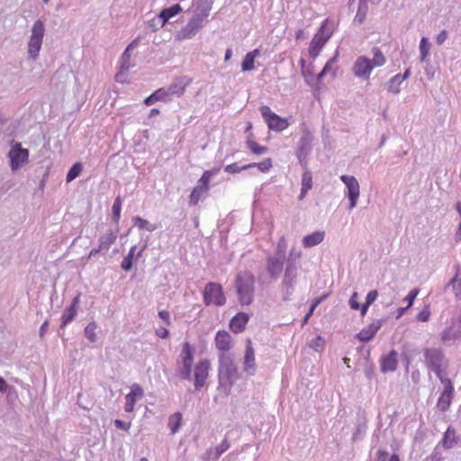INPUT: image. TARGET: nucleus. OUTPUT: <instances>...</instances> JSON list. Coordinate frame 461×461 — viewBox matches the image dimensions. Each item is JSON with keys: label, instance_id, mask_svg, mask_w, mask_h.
I'll list each match as a JSON object with an SVG mask.
<instances>
[{"label": "nucleus", "instance_id": "1", "mask_svg": "<svg viewBox=\"0 0 461 461\" xmlns=\"http://www.w3.org/2000/svg\"><path fill=\"white\" fill-rule=\"evenodd\" d=\"M210 8L207 6H196L187 23L176 32V38L178 41L194 38L207 23Z\"/></svg>", "mask_w": 461, "mask_h": 461}, {"label": "nucleus", "instance_id": "2", "mask_svg": "<svg viewBox=\"0 0 461 461\" xmlns=\"http://www.w3.org/2000/svg\"><path fill=\"white\" fill-rule=\"evenodd\" d=\"M373 59L359 56L353 64L352 71L355 77L363 80H368L373 69L385 64L386 59L380 49L373 48Z\"/></svg>", "mask_w": 461, "mask_h": 461}, {"label": "nucleus", "instance_id": "3", "mask_svg": "<svg viewBox=\"0 0 461 461\" xmlns=\"http://www.w3.org/2000/svg\"><path fill=\"white\" fill-rule=\"evenodd\" d=\"M333 32V22L329 18L325 19L309 44L308 52L312 59H315L319 56L321 50L331 38Z\"/></svg>", "mask_w": 461, "mask_h": 461}, {"label": "nucleus", "instance_id": "4", "mask_svg": "<svg viewBox=\"0 0 461 461\" xmlns=\"http://www.w3.org/2000/svg\"><path fill=\"white\" fill-rule=\"evenodd\" d=\"M254 276L248 271L240 272L235 279V287L241 305H250L254 299Z\"/></svg>", "mask_w": 461, "mask_h": 461}, {"label": "nucleus", "instance_id": "5", "mask_svg": "<svg viewBox=\"0 0 461 461\" xmlns=\"http://www.w3.org/2000/svg\"><path fill=\"white\" fill-rule=\"evenodd\" d=\"M425 364L432 370L439 380L446 379L444 375L447 367V360L440 348H430L423 350Z\"/></svg>", "mask_w": 461, "mask_h": 461}, {"label": "nucleus", "instance_id": "6", "mask_svg": "<svg viewBox=\"0 0 461 461\" xmlns=\"http://www.w3.org/2000/svg\"><path fill=\"white\" fill-rule=\"evenodd\" d=\"M218 376L220 385L224 387L226 393L229 394L238 378V368L231 357L219 359Z\"/></svg>", "mask_w": 461, "mask_h": 461}, {"label": "nucleus", "instance_id": "7", "mask_svg": "<svg viewBox=\"0 0 461 461\" xmlns=\"http://www.w3.org/2000/svg\"><path fill=\"white\" fill-rule=\"evenodd\" d=\"M194 363V348L190 342L182 344V349L177 360L180 375L187 380L192 379V366Z\"/></svg>", "mask_w": 461, "mask_h": 461}, {"label": "nucleus", "instance_id": "8", "mask_svg": "<svg viewBox=\"0 0 461 461\" xmlns=\"http://www.w3.org/2000/svg\"><path fill=\"white\" fill-rule=\"evenodd\" d=\"M203 303L205 305L223 306L226 303V297L221 284L215 282L208 283L203 292Z\"/></svg>", "mask_w": 461, "mask_h": 461}, {"label": "nucleus", "instance_id": "9", "mask_svg": "<svg viewBox=\"0 0 461 461\" xmlns=\"http://www.w3.org/2000/svg\"><path fill=\"white\" fill-rule=\"evenodd\" d=\"M44 24L41 21H36L32 26V35L30 37L29 44H28V53L29 55L36 59L43 40L44 36Z\"/></svg>", "mask_w": 461, "mask_h": 461}, {"label": "nucleus", "instance_id": "10", "mask_svg": "<svg viewBox=\"0 0 461 461\" xmlns=\"http://www.w3.org/2000/svg\"><path fill=\"white\" fill-rule=\"evenodd\" d=\"M211 370V362L207 358L199 359L192 369V377L196 390L204 386Z\"/></svg>", "mask_w": 461, "mask_h": 461}, {"label": "nucleus", "instance_id": "11", "mask_svg": "<svg viewBox=\"0 0 461 461\" xmlns=\"http://www.w3.org/2000/svg\"><path fill=\"white\" fill-rule=\"evenodd\" d=\"M260 113L268 128L272 131H282L289 126L286 119L282 118L278 114L273 113L270 107L267 105L260 107Z\"/></svg>", "mask_w": 461, "mask_h": 461}, {"label": "nucleus", "instance_id": "12", "mask_svg": "<svg viewBox=\"0 0 461 461\" xmlns=\"http://www.w3.org/2000/svg\"><path fill=\"white\" fill-rule=\"evenodd\" d=\"M214 344L219 352V359L230 357L229 352L233 347V339L228 331L218 330L215 334Z\"/></svg>", "mask_w": 461, "mask_h": 461}, {"label": "nucleus", "instance_id": "13", "mask_svg": "<svg viewBox=\"0 0 461 461\" xmlns=\"http://www.w3.org/2000/svg\"><path fill=\"white\" fill-rule=\"evenodd\" d=\"M8 158L12 170L15 171L28 162L29 150L22 148L21 143L15 142L8 153Z\"/></svg>", "mask_w": 461, "mask_h": 461}, {"label": "nucleus", "instance_id": "14", "mask_svg": "<svg viewBox=\"0 0 461 461\" xmlns=\"http://www.w3.org/2000/svg\"><path fill=\"white\" fill-rule=\"evenodd\" d=\"M440 382L444 385V389L438 399L437 408L441 412H445L451 405L454 396V386L449 378L442 379Z\"/></svg>", "mask_w": 461, "mask_h": 461}, {"label": "nucleus", "instance_id": "15", "mask_svg": "<svg viewBox=\"0 0 461 461\" xmlns=\"http://www.w3.org/2000/svg\"><path fill=\"white\" fill-rule=\"evenodd\" d=\"M340 179L348 188L349 209H353L356 206L360 194L359 184L356 177L353 176L342 175Z\"/></svg>", "mask_w": 461, "mask_h": 461}, {"label": "nucleus", "instance_id": "16", "mask_svg": "<svg viewBox=\"0 0 461 461\" xmlns=\"http://www.w3.org/2000/svg\"><path fill=\"white\" fill-rule=\"evenodd\" d=\"M193 82V78L184 76L175 77L170 86L167 87L168 94L171 96L176 95L181 97L185 95L186 87Z\"/></svg>", "mask_w": 461, "mask_h": 461}, {"label": "nucleus", "instance_id": "17", "mask_svg": "<svg viewBox=\"0 0 461 461\" xmlns=\"http://www.w3.org/2000/svg\"><path fill=\"white\" fill-rule=\"evenodd\" d=\"M144 396L142 387L138 384H133L131 386V391L125 396L124 411L126 412H133L136 402Z\"/></svg>", "mask_w": 461, "mask_h": 461}, {"label": "nucleus", "instance_id": "18", "mask_svg": "<svg viewBox=\"0 0 461 461\" xmlns=\"http://www.w3.org/2000/svg\"><path fill=\"white\" fill-rule=\"evenodd\" d=\"M243 368H244V371L249 375H254L256 373L255 350L253 348L252 341L250 339H246V348H245L244 360H243Z\"/></svg>", "mask_w": 461, "mask_h": 461}, {"label": "nucleus", "instance_id": "19", "mask_svg": "<svg viewBox=\"0 0 461 461\" xmlns=\"http://www.w3.org/2000/svg\"><path fill=\"white\" fill-rule=\"evenodd\" d=\"M117 239V235L113 230H109L99 239V244L96 249H93L89 252V258L95 256L101 251L108 250L111 245H113Z\"/></svg>", "mask_w": 461, "mask_h": 461}, {"label": "nucleus", "instance_id": "20", "mask_svg": "<svg viewBox=\"0 0 461 461\" xmlns=\"http://www.w3.org/2000/svg\"><path fill=\"white\" fill-rule=\"evenodd\" d=\"M249 321V314L245 312H239L230 321V330L235 334L241 333L245 330Z\"/></svg>", "mask_w": 461, "mask_h": 461}, {"label": "nucleus", "instance_id": "21", "mask_svg": "<svg viewBox=\"0 0 461 461\" xmlns=\"http://www.w3.org/2000/svg\"><path fill=\"white\" fill-rule=\"evenodd\" d=\"M139 44V41L138 40H133L129 45L128 47L126 48V50H124V52L122 53V63H121V68H120V72L116 75L115 78L117 81H120V77L122 76V72H126L130 69V68L132 66V64L131 63V53L130 51L131 50H133L134 48H136Z\"/></svg>", "mask_w": 461, "mask_h": 461}, {"label": "nucleus", "instance_id": "22", "mask_svg": "<svg viewBox=\"0 0 461 461\" xmlns=\"http://www.w3.org/2000/svg\"><path fill=\"white\" fill-rule=\"evenodd\" d=\"M182 12V7L179 4H176L170 7L164 8L158 14L157 19L160 24V27H164L166 23L173 17Z\"/></svg>", "mask_w": 461, "mask_h": 461}, {"label": "nucleus", "instance_id": "23", "mask_svg": "<svg viewBox=\"0 0 461 461\" xmlns=\"http://www.w3.org/2000/svg\"><path fill=\"white\" fill-rule=\"evenodd\" d=\"M381 328V321H376L361 330L357 337L360 341L366 342L372 339Z\"/></svg>", "mask_w": 461, "mask_h": 461}, {"label": "nucleus", "instance_id": "24", "mask_svg": "<svg viewBox=\"0 0 461 461\" xmlns=\"http://www.w3.org/2000/svg\"><path fill=\"white\" fill-rule=\"evenodd\" d=\"M398 360H397V352L395 350H392L388 355L384 356L381 360V370L382 372H390L394 371L397 368Z\"/></svg>", "mask_w": 461, "mask_h": 461}, {"label": "nucleus", "instance_id": "25", "mask_svg": "<svg viewBox=\"0 0 461 461\" xmlns=\"http://www.w3.org/2000/svg\"><path fill=\"white\" fill-rule=\"evenodd\" d=\"M410 70L407 69L404 74H397L393 77L387 84V91L392 94H399L401 91V84L409 77Z\"/></svg>", "mask_w": 461, "mask_h": 461}, {"label": "nucleus", "instance_id": "26", "mask_svg": "<svg viewBox=\"0 0 461 461\" xmlns=\"http://www.w3.org/2000/svg\"><path fill=\"white\" fill-rule=\"evenodd\" d=\"M324 237H325V232L322 230H318V231L312 232L309 235H306L303 239V240H302L303 246L304 248H311V247L319 245L320 243H321L323 241Z\"/></svg>", "mask_w": 461, "mask_h": 461}, {"label": "nucleus", "instance_id": "27", "mask_svg": "<svg viewBox=\"0 0 461 461\" xmlns=\"http://www.w3.org/2000/svg\"><path fill=\"white\" fill-rule=\"evenodd\" d=\"M259 50L255 49L252 51L247 53L243 59V61L241 63V70L243 72L245 71H251L255 68V60L258 56H259Z\"/></svg>", "mask_w": 461, "mask_h": 461}, {"label": "nucleus", "instance_id": "28", "mask_svg": "<svg viewBox=\"0 0 461 461\" xmlns=\"http://www.w3.org/2000/svg\"><path fill=\"white\" fill-rule=\"evenodd\" d=\"M247 148L255 155H263L267 152L268 149L266 146L260 145L255 140L252 134H250L246 140Z\"/></svg>", "mask_w": 461, "mask_h": 461}, {"label": "nucleus", "instance_id": "29", "mask_svg": "<svg viewBox=\"0 0 461 461\" xmlns=\"http://www.w3.org/2000/svg\"><path fill=\"white\" fill-rule=\"evenodd\" d=\"M207 193L208 191L203 187L200 186L199 185H195L189 195V204L191 206L197 205L201 198Z\"/></svg>", "mask_w": 461, "mask_h": 461}, {"label": "nucleus", "instance_id": "30", "mask_svg": "<svg viewBox=\"0 0 461 461\" xmlns=\"http://www.w3.org/2000/svg\"><path fill=\"white\" fill-rule=\"evenodd\" d=\"M282 268L283 261L280 258H269L267 259V270L272 276L281 272Z\"/></svg>", "mask_w": 461, "mask_h": 461}, {"label": "nucleus", "instance_id": "31", "mask_svg": "<svg viewBox=\"0 0 461 461\" xmlns=\"http://www.w3.org/2000/svg\"><path fill=\"white\" fill-rule=\"evenodd\" d=\"M312 187V178L310 172H304L302 177L300 199H303L307 192Z\"/></svg>", "mask_w": 461, "mask_h": 461}, {"label": "nucleus", "instance_id": "32", "mask_svg": "<svg viewBox=\"0 0 461 461\" xmlns=\"http://www.w3.org/2000/svg\"><path fill=\"white\" fill-rule=\"evenodd\" d=\"M182 414L180 412H175L168 418V427L172 434L177 432L182 424Z\"/></svg>", "mask_w": 461, "mask_h": 461}, {"label": "nucleus", "instance_id": "33", "mask_svg": "<svg viewBox=\"0 0 461 461\" xmlns=\"http://www.w3.org/2000/svg\"><path fill=\"white\" fill-rule=\"evenodd\" d=\"M219 170L218 169H212V170H205L201 177L198 180V184L200 186L203 187L207 191L210 189V181L213 175H215Z\"/></svg>", "mask_w": 461, "mask_h": 461}, {"label": "nucleus", "instance_id": "34", "mask_svg": "<svg viewBox=\"0 0 461 461\" xmlns=\"http://www.w3.org/2000/svg\"><path fill=\"white\" fill-rule=\"evenodd\" d=\"M249 165H253L252 167H257L262 173H267L272 168L273 161L272 158H267L259 163H250Z\"/></svg>", "mask_w": 461, "mask_h": 461}, {"label": "nucleus", "instance_id": "35", "mask_svg": "<svg viewBox=\"0 0 461 461\" xmlns=\"http://www.w3.org/2000/svg\"><path fill=\"white\" fill-rule=\"evenodd\" d=\"M83 166L80 162L75 163L67 174V181L71 182L77 178L82 172Z\"/></svg>", "mask_w": 461, "mask_h": 461}, {"label": "nucleus", "instance_id": "36", "mask_svg": "<svg viewBox=\"0 0 461 461\" xmlns=\"http://www.w3.org/2000/svg\"><path fill=\"white\" fill-rule=\"evenodd\" d=\"M122 203V198L118 196L112 207L113 220L115 223H118L121 218Z\"/></svg>", "mask_w": 461, "mask_h": 461}, {"label": "nucleus", "instance_id": "37", "mask_svg": "<svg viewBox=\"0 0 461 461\" xmlns=\"http://www.w3.org/2000/svg\"><path fill=\"white\" fill-rule=\"evenodd\" d=\"M132 221L134 226L138 227L140 230H148L149 231H153L155 230V227L151 226L147 220L140 216L134 217Z\"/></svg>", "mask_w": 461, "mask_h": 461}, {"label": "nucleus", "instance_id": "38", "mask_svg": "<svg viewBox=\"0 0 461 461\" xmlns=\"http://www.w3.org/2000/svg\"><path fill=\"white\" fill-rule=\"evenodd\" d=\"M77 313V310L69 306L62 315V326L64 327L72 321L75 319Z\"/></svg>", "mask_w": 461, "mask_h": 461}, {"label": "nucleus", "instance_id": "39", "mask_svg": "<svg viewBox=\"0 0 461 461\" xmlns=\"http://www.w3.org/2000/svg\"><path fill=\"white\" fill-rule=\"evenodd\" d=\"M96 323L95 321L90 322L86 328H85V335L87 338V339L91 342H95L96 340Z\"/></svg>", "mask_w": 461, "mask_h": 461}, {"label": "nucleus", "instance_id": "40", "mask_svg": "<svg viewBox=\"0 0 461 461\" xmlns=\"http://www.w3.org/2000/svg\"><path fill=\"white\" fill-rule=\"evenodd\" d=\"M430 44L427 38L423 37L420 40V59L423 61L427 59L429 54Z\"/></svg>", "mask_w": 461, "mask_h": 461}, {"label": "nucleus", "instance_id": "41", "mask_svg": "<svg viewBox=\"0 0 461 461\" xmlns=\"http://www.w3.org/2000/svg\"><path fill=\"white\" fill-rule=\"evenodd\" d=\"M450 285H452L453 291L458 299H461V276L456 274L451 280Z\"/></svg>", "mask_w": 461, "mask_h": 461}, {"label": "nucleus", "instance_id": "42", "mask_svg": "<svg viewBox=\"0 0 461 461\" xmlns=\"http://www.w3.org/2000/svg\"><path fill=\"white\" fill-rule=\"evenodd\" d=\"M253 165H244L242 167H240L237 163H232V164H230V165H227L224 168V170L228 173H230V174H236V173H240V171L242 170H246V169H249V168H251Z\"/></svg>", "mask_w": 461, "mask_h": 461}, {"label": "nucleus", "instance_id": "43", "mask_svg": "<svg viewBox=\"0 0 461 461\" xmlns=\"http://www.w3.org/2000/svg\"><path fill=\"white\" fill-rule=\"evenodd\" d=\"M430 314L429 305H425L417 314V320L419 321L426 322L429 320Z\"/></svg>", "mask_w": 461, "mask_h": 461}, {"label": "nucleus", "instance_id": "44", "mask_svg": "<svg viewBox=\"0 0 461 461\" xmlns=\"http://www.w3.org/2000/svg\"><path fill=\"white\" fill-rule=\"evenodd\" d=\"M325 340L321 336H317L312 340L310 347L316 351H321L324 348Z\"/></svg>", "mask_w": 461, "mask_h": 461}, {"label": "nucleus", "instance_id": "45", "mask_svg": "<svg viewBox=\"0 0 461 461\" xmlns=\"http://www.w3.org/2000/svg\"><path fill=\"white\" fill-rule=\"evenodd\" d=\"M336 61V57L332 58L331 59H330L324 66V68H322V70L318 74V77H317V80L318 81H321L323 77L325 75H327L331 69H332V65L333 63Z\"/></svg>", "mask_w": 461, "mask_h": 461}, {"label": "nucleus", "instance_id": "46", "mask_svg": "<svg viewBox=\"0 0 461 461\" xmlns=\"http://www.w3.org/2000/svg\"><path fill=\"white\" fill-rule=\"evenodd\" d=\"M153 94L155 95V96H157L158 102L167 101L170 98L167 88H158Z\"/></svg>", "mask_w": 461, "mask_h": 461}, {"label": "nucleus", "instance_id": "47", "mask_svg": "<svg viewBox=\"0 0 461 461\" xmlns=\"http://www.w3.org/2000/svg\"><path fill=\"white\" fill-rule=\"evenodd\" d=\"M419 293H420V290L418 288H414L411 291H410L408 295L403 299L405 302H407L406 308H411L412 306L413 302L416 299V297L418 296Z\"/></svg>", "mask_w": 461, "mask_h": 461}, {"label": "nucleus", "instance_id": "48", "mask_svg": "<svg viewBox=\"0 0 461 461\" xmlns=\"http://www.w3.org/2000/svg\"><path fill=\"white\" fill-rule=\"evenodd\" d=\"M296 276V267L294 265L287 266L285 269V281H288L290 284L293 279Z\"/></svg>", "mask_w": 461, "mask_h": 461}, {"label": "nucleus", "instance_id": "49", "mask_svg": "<svg viewBox=\"0 0 461 461\" xmlns=\"http://www.w3.org/2000/svg\"><path fill=\"white\" fill-rule=\"evenodd\" d=\"M230 447V443L227 439H224L217 447H216V457H219L222 453L228 450Z\"/></svg>", "mask_w": 461, "mask_h": 461}, {"label": "nucleus", "instance_id": "50", "mask_svg": "<svg viewBox=\"0 0 461 461\" xmlns=\"http://www.w3.org/2000/svg\"><path fill=\"white\" fill-rule=\"evenodd\" d=\"M349 305L353 310H358L360 308V304L358 303V294L357 292L351 295L349 299Z\"/></svg>", "mask_w": 461, "mask_h": 461}, {"label": "nucleus", "instance_id": "51", "mask_svg": "<svg viewBox=\"0 0 461 461\" xmlns=\"http://www.w3.org/2000/svg\"><path fill=\"white\" fill-rule=\"evenodd\" d=\"M132 260L133 259H131L130 257L126 256L122 261V264H121L122 268L124 271H130L132 267Z\"/></svg>", "mask_w": 461, "mask_h": 461}, {"label": "nucleus", "instance_id": "52", "mask_svg": "<svg viewBox=\"0 0 461 461\" xmlns=\"http://www.w3.org/2000/svg\"><path fill=\"white\" fill-rule=\"evenodd\" d=\"M114 425L116 426L117 429L128 431L130 429L131 426V422H125V421H122L121 420H114Z\"/></svg>", "mask_w": 461, "mask_h": 461}, {"label": "nucleus", "instance_id": "53", "mask_svg": "<svg viewBox=\"0 0 461 461\" xmlns=\"http://www.w3.org/2000/svg\"><path fill=\"white\" fill-rule=\"evenodd\" d=\"M377 296L378 292L376 290L370 291L366 297V303H367V305H370L377 299Z\"/></svg>", "mask_w": 461, "mask_h": 461}, {"label": "nucleus", "instance_id": "54", "mask_svg": "<svg viewBox=\"0 0 461 461\" xmlns=\"http://www.w3.org/2000/svg\"><path fill=\"white\" fill-rule=\"evenodd\" d=\"M155 334L160 339H166L169 335V331L167 328L159 327L155 330Z\"/></svg>", "mask_w": 461, "mask_h": 461}, {"label": "nucleus", "instance_id": "55", "mask_svg": "<svg viewBox=\"0 0 461 461\" xmlns=\"http://www.w3.org/2000/svg\"><path fill=\"white\" fill-rule=\"evenodd\" d=\"M158 316L160 319H162L167 325H170V314L167 311L162 310L158 312Z\"/></svg>", "mask_w": 461, "mask_h": 461}, {"label": "nucleus", "instance_id": "56", "mask_svg": "<svg viewBox=\"0 0 461 461\" xmlns=\"http://www.w3.org/2000/svg\"><path fill=\"white\" fill-rule=\"evenodd\" d=\"M388 453L384 450H378L376 452V460L375 461H387Z\"/></svg>", "mask_w": 461, "mask_h": 461}, {"label": "nucleus", "instance_id": "57", "mask_svg": "<svg viewBox=\"0 0 461 461\" xmlns=\"http://www.w3.org/2000/svg\"><path fill=\"white\" fill-rule=\"evenodd\" d=\"M447 32L444 30L437 36L436 41L438 45H441L447 40Z\"/></svg>", "mask_w": 461, "mask_h": 461}, {"label": "nucleus", "instance_id": "58", "mask_svg": "<svg viewBox=\"0 0 461 461\" xmlns=\"http://www.w3.org/2000/svg\"><path fill=\"white\" fill-rule=\"evenodd\" d=\"M157 102H158V100H157V96H155V95H154V94H151L150 95H149L148 97H146V98L144 99V104H145L146 105H148V106H149V105H151V104H155V103H157Z\"/></svg>", "mask_w": 461, "mask_h": 461}, {"label": "nucleus", "instance_id": "59", "mask_svg": "<svg viewBox=\"0 0 461 461\" xmlns=\"http://www.w3.org/2000/svg\"><path fill=\"white\" fill-rule=\"evenodd\" d=\"M79 303H80V294H77L72 301L70 306L77 309L78 308V305H79Z\"/></svg>", "mask_w": 461, "mask_h": 461}, {"label": "nucleus", "instance_id": "60", "mask_svg": "<svg viewBox=\"0 0 461 461\" xmlns=\"http://www.w3.org/2000/svg\"><path fill=\"white\" fill-rule=\"evenodd\" d=\"M7 389L6 382L0 376V391L5 392Z\"/></svg>", "mask_w": 461, "mask_h": 461}, {"label": "nucleus", "instance_id": "61", "mask_svg": "<svg viewBox=\"0 0 461 461\" xmlns=\"http://www.w3.org/2000/svg\"><path fill=\"white\" fill-rule=\"evenodd\" d=\"M321 300H316L311 306L310 310L308 312H310V314H312L315 308L318 306V304L320 303Z\"/></svg>", "mask_w": 461, "mask_h": 461}, {"label": "nucleus", "instance_id": "62", "mask_svg": "<svg viewBox=\"0 0 461 461\" xmlns=\"http://www.w3.org/2000/svg\"><path fill=\"white\" fill-rule=\"evenodd\" d=\"M369 306H370V305H367V303H364V304L359 308V309L361 310V315H362V316H364V315L366 313V312H367V310H368V307H369Z\"/></svg>", "mask_w": 461, "mask_h": 461}, {"label": "nucleus", "instance_id": "63", "mask_svg": "<svg viewBox=\"0 0 461 461\" xmlns=\"http://www.w3.org/2000/svg\"><path fill=\"white\" fill-rule=\"evenodd\" d=\"M159 110L158 108H152L149 112V117H153V116H156L158 114H159Z\"/></svg>", "mask_w": 461, "mask_h": 461}, {"label": "nucleus", "instance_id": "64", "mask_svg": "<svg viewBox=\"0 0 461 461\" xmlns=\"http://www.w3.org/2000/svg\"><path fill=\"white\" fill-rule=\"evenodd\" d=\"M389 461H400V457L396 454H393L391 457L389 458Z\"/></svg>", "mask_w": 461, "mask_h": 461}]
</instances>
